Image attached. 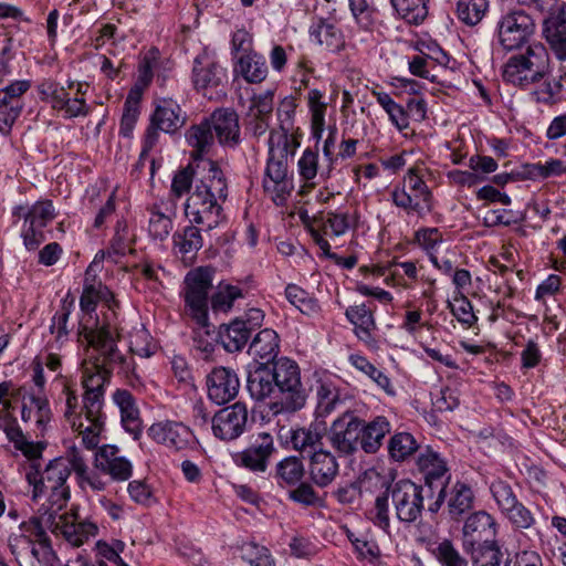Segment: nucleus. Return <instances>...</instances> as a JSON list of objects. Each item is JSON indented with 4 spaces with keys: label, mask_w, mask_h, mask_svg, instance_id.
Wrapping results in <instances>:
<instances>
[{
    "label": "nucleus",
    "mask_w": 566,
    "mask_h": 566,
    "mask_svg": "<svg viewBox=\"0 0 566 566\" xmlns=\"http://www.w3.org/2000/svg\"><path fill=\"white\" fill-rule=\"evenodd\" d=\"M83 328V343L87 346L82 363L83 409L94 416L103 409L105 387L112 370L118 369L129 381L137 375L134 359L119 352L113 331L93 332L87 323Z\"/></svg>",
    "instance_id": "1"
},
{
    "label": "nucleus",
    "mask_w": 566,
    "mask_h": 566,
    "mask_svg": "<svg viewBox=\"0 0 566 566\" xmlns=\"http://www.w3.org/2000/svg\"><path fill=\"white\" fill-rule=\"evenodd\" d=\"M72 471L70 447L64 457L51 460L43 470H40L38 463H30L25 468V479L32 486V500L48 496L49 505L42 504L36 516L40 535H43L45 528L55 526V518L62 520L57 513L70 497L66 482Z\"/></svg>",
    "instance_id": "2"
},
{
    "label": "nucleus",
    "mask_w": 566,
    "mask_h": 566,
    "mask_svg": "<svg viewBox=\"0 0 566 566\" xmlns=\"http://www.w3.org/2000/svg\"><path fill=\"white\" fill-rule=\"evenodd\" d=\"M198 181L185 205L190 222L201 224L205 230L217 228L222 219L220 201L227 198L228 185L224 174L216 161H203L198 166Z\"/></svg>",
    "instance_id": "3"
},
{
    "label": "nucleus",
    "mask_w": 566,
    "mask_h": 566,
    "mask_svg": "<svg viewBox=\"0 0 566 566\" xmlns=\"http://www.w3.org/2000/svg\"><path fill=\"white\" fill-rule=\"evenodd\" d=\"M276 364H258L248 375L247 387L250 396L262 402V424L275 422L283 412V380Z\"/></svg>",
    "instance_id": "4"
},
{
    "label": "nucleus",
    "mask_w": 566,
    "mask_h": 566,
    "mask_svg": "<svg viewBox=\"0 0 566 566\" xmlns=\"http://www.w3.org/2000/svg\"><path fill=\"white\" fill-rule=\"evenodd\" d=\"M552 72L547 49L535 43L526 51L512 55L503 66V78L516 86L528 87L546 78Z\"/></svg>",
    "instance_id": "5"
},
{
    "label": "nucleus",
    "mask_w": 566,
    "mask_h": 566,
    "mask_svg": "<svg viewBox=\"0 0 566 566\" xmlns=\"http://www.w3.org/2000/svg\"><path fill=\"white\" fill-rule=\"evenodd\" d=\"M213 269L201 266L190 271L185 277L182 297L185 302L184 313L199 328H206L209 324V292L212 286Z\"/></svg>",
    "instance_id": "6"
},
{
    "label": "nucleus",
    "mask_w": 566,
    "mask_h": 566,
    "mask_svg": "<svg viewBox=\"0 0 566 566\" xmlns=\"http://www.w3.org/2000/svg\"><path fill=\"white\" fill-rule=\"evenodd\" d=\"M535 32V21L521 8L504 11L496 22V43L510 52L527 44Z\"/></svg>",
    "instance_id": "7"
},
{
    "label": "nucleus",
    "mask_w": 566,
    "mask_h": 566,
    "mask_svg": "<svg viewBox=\"0 0 566 566\" xmlns=\"http://www.w3.org/2000/svg\"><path fill=\"white\" fill-rule=\"evenodd\" d=\"M275 439H281L280 420L274 422L272 429L259 432L247 449L235 453L234 462L254 473L265 472L270 458L277 451L274 446Z\"/></svg>",
    "instance_id": "8"
},
{
    "label": "nucleus",
    "mask_w": 566,
    "mask_h": 566,
    "mask_svg": "<svg viewBox=\"0 0 566 566\" xmlns=\"http://www.w3.org/2000/svg\"><path fill=\"white\" fill-rule=\"evenodd\" d=\"M396 517L406 524L420 518L423 511V488L409 479L399 480L388 486Z\"/></svg>",
    "instance_id": "9"
},
{
    "label": "nucleus",
    "mask_w": 566,
    "mask_h": 566,
    "mask_svg": "<svg viewBox=\"0 0 566 566\" xmlns=\"http://www.w3.org/2000/svg\"><path fill=\"white\" fill-rule=\"evenodd\" d=\"M269 157L262 181L263 191L276 206L283 205V132L272 130L269 137Z\"/></svg>",
    "instance_id": "10"
},
{
    "label": "nucleus",
    "mask_w": 566,
    "mask_h": 566,
    "mask_svg": "<svg viewBox=\"0 0 566 566\" xmlns=\"http://www.w3.org/2000/svg\"><path fill=\"white\" fill-rule=\"evenodd\" d=\"M418 471L423 475L427 485L431 486L434 481L447 479L438 493L437 500L429 504L428 510L437 513L443 504L447 496V485L450 480L449 467L447 460L432 447L424 446L420 449L415 460Z\"/></svg>",
    "instance_id": "11"
},
{
    "label": "nucleus",
    "mask_w": 566,
    "mask_h": 566,
    "mask_svg": "<svg viewBox=\"0 0 566 566\" xmlns=\"http://www.w3.org/2000/svg\"><path fill=\"white\" fill-rule=\"evenodd\" d=\"M111 300H113V295L109 292V290L98 284H85L84 290L80 300V306L83 312V316L80 321L78 326V336L81 342H84V325L85 323L91 324V328L93 332H99L102 329H111L114 333V339H118L120 334L118 332V328L111 324L109 322L99 323V321L93 316V312L95 311V307L98 302L104 301L106 303H109ZM107 306L111 308V304H107Z\"/></svg>",
    "instance_id": "12"
},
{
    "label": "nucleus",
    "mask_w": 566,
    "mask_h": 566,
    "mask_svg": "<svg viewBox=\"0 0 566 566\" xmlns=\"http://www.w3.org/2000/svg\"><path fill=\"white\" fill-rule=\"evenodd\" d=\"M361 430V419L353 411H345L332 423L328 441L339 454L349 455L357 450Z\"/></svg>",
    "instance_id": "13"
},
{
    "label": "nucleus",
    "mask_w": 566,
    "mask_h": 566,
    "mask_svg": "<svg viewBox=\"0 0 566 566\" xmlns=\"http://www.w3.org/2000/svg\"><path fill=\"white\" fill-rule=\"evenodd\" d=\"M499 524L493 515L486 511H476L470 514L462 527L463 547L467 552L473 548L497 543L495 541Z\"/></svg>",
    "instance_id": "14"
},
{
    "label": "nucleus",
    "mask_w": 566,
    "mask_h": 566,
    "mask_svg": "<svg viewBox=\"0 0 566 566\" xmlns=\"http://www.w3.org/2000/svg\"><path fill=\"white\" fill-rule=\"evenodd\" d=\"M148 436L155 442L176 451L192 449L197 444L191 429L182 422L172 420L153 423L148 429Z\"/></svg>",
    "instance_id": "15"
},
{
    "label": "nucleus",
    "mask_w": 566,
    "mask_h": 566,
    "mask_svg": "<svg viewBox=\"0 0 566 566\" xmlns=\"http://www.w3.org/2000/svg\"><path fill=\"white\" fill-rule=\"evenodd\" d=\"M191 80L198 92L212 98V91L226 82L227 72L212 56L203 52L193 61Z\"/></svg>",
    "instance_id": "16"
},
{
    "label": "nucleus",
    "mask_w": 566,
    "mask_h": 566,
    "mask_svg": "<svg viewBox=\"0 0 566 566\" xmlns=\"http://www.w3.org/2000/svg\"><path fill=\"white\" fill-rule=\"evenodd\" d=\"M248 408L243 402H235L219 410L212 418L213 434L220 440L232 441L247 428Z\"/></svg>",
    "instance_id": "17"
},
{
    "label": "nucleus",
    "mask_w": 566,
    "mask_h": 566,
    "mask_svg": "<svg viewBox=\"0 0 566 566\" xmlns=\"http://www.w3.org/2000/svg\"><path fill=\"white\" fill-rule=\"evenodd\" d=\"M178 205L172 197L160 199L146 208L148 213L147 231L155 241L166 240L177 217Z\"/></svg>",
    "instance_id": "18"
},
{
    "label": "nucleus",
    "mask_w": 566,
    "mask_h": 566,
    "mask_svg": "<svg viewBox=\"0 0 566 566\" xmlns=\"http://www.w3.org/2000/svg\"><path fill=\"white\" fill-rule=\"evenodd\" d=\"M94 468L108 475L113 481H127L133 474V464L120 454L118 447L114 444H104L99 447L94 454Z\"/></svg>",
    "instance_id": "19"
},
{
    "label": "nucleus",
    "mask_w": 566,
    "mask_h": 566,
    "mask_svg": "<svg viewBox=\"0 0 566 566\" xmlns=\"http://www.w3.org/2000/svg\"><path fill=\"white\" fill-rule=\"evenodd\" d=\"M208 397L217 405H224L234 399L240 389L235 371L228 367H216L207 376Z\"/></svg>",
    "instance_id": "20"
},
{
    "label": "nucleus",
    "mask_w": 566,
    "mask_h": 566,
    "mask_svg": "<svg viewBox=\"0 0 566 566\" xmlns=\"http://www.w3.org/2000/svg\"><path fill=\"white\" fill-rule=\"evenodd\" d=\"M70 461L75 474L76 482L83 491L103 492L107 489L108 482L102 476L98 470L90 469L87 459L76 444L70 446Z\"/></svg>",
    "instance_id": "21"
},
{
    "label": "nucleus",
    "mask_w": 566,
    "mask_h": 566,
    "mask_svg": "<svg viewBox=\"0 0 566 566\" xmlns=\"http://www.w3.org/2000/svg\"><path fill=\"white\" fill-rule=\"evenodd\" d=\"M311 389L302 381L298 365L285 357V412H296L306 405Z\"/></svg>",
    "instance_id": "22"
},
{
    "label": "nucleus",
    "mask_w": 566,
    "mask_h": 566,
    "mask_svg": "<svg viewBox=\"0 0 566 566\" xmlns=\"http://www.w3.org/2000/svg\"><path fill=\"white\" fill-rule=\"evenodd\" d=\"M543 34L551 45L556 57L566 60V4H558L555 10L544 19Z\"/></svg>",
    "instance_id": "23"
},
{
    "label": "nucleus",
    "mask_w": 566,
    "mask_h": 566,
    "mask_svg": "<svg viewBox=\"0 0 566 566\" xmlns=\"http://www.w3.org/2000/svg\"><path fill=\"white\" fill-rule=\"evenodd\" d=\"M52 411L48 398L42 394L25 391L21 397V419L23 422H34L36 429L43 432L51 421Z\"/></svg>",
    "instance_id": "24"
},
{
    "label": "nucleus",
    "mask_w": 566,
    "mask_h": 566,
    "mask_svg": "<svg viewBox=\"0 0 566 566\" xmlns=\"http://www.w3.org/2000/svg\"><path fill=\"white\" fill-rule=\"evenodd\" d=\"M207 120L221 145L229 147L238 145L240 128L238 115L233 111L228 108L217 109Z\"/></svg>",
    "instance_id": "25"
},
{
    "label": "nucleus",
    "mask_w": 566,
    "mask_h": 566,
    "mask_svg": "<svg viewBox=\"0 0 566 566\" xmlns=\"http://www.w3.org/2000/svg\"><path fill=\"white\" fill-rule=\"evenodd\" d=\"M186 122L179 104L171 98H163L157 103L151 116V123L161 132L172 134L180 129Z\"/></svg>",
    "instance_id": "26"
},
{
    "label": "nucleus",
    "mask_w": 566,
    "mask_h": 566,
    "mask_svg": "<svg viewBox=\"0 0 566 566\" xmlns=\"http://www.w3.org/2000/svg\"><path fill=\"white\" fill-rule=\"evenodd\" d=\"M113 401L120 412V421L124 429L136 440L142 433V419L135 398L126 389H117L113 394Z\"/></svg>",
    "instance_id": "27"
},
{
    "label": "nucleus",
    "mask_w": 566,
    "mask_h": 566,
    "mask_svg": "<svg viewBox=\"0 0 566 566\" xmlns=\"http://www.w3.org/2000/svg\"><path fill=\"white\" fill-rule=\"evenodd\" d=\"M279 353L280 336L270 328L260 331L249 347V354L262 360L259 364H276L279 366V360H276Z\"/></svg>",
    "instance_id": "28"
},
{
    "label": "nucleus",
    "mask_w": 566,
    "mask_h": 566,
    "mask_svg": "<svg viewBox=\"0 0 566 566\" xmlns=\"http://www.w3.org/2000/svg\"><path fill=\"white\" fill-rule=\"evenodd\" d=\"M273 109V93L268 91L253 96L249 102L247 125L254 135H262L268 128V117Z\"/></svg>",
    "instance_id": "29"
},
{
    "label": "nucleus",
    "mask_w": 566,
    "mask_h": 566,
    "mask_svg": "<svg viewBox=\"0 0 566 566\" xmlns=\"http://www.w3.org/2000/svg\"><path fill=\"white\" fill-rule=\"evenodd\" d=\"M310 473L317 486L329 485L338 474L336 458L329 451H315L311 457Z\"/></svg>",
    "instance_id": "30"
},
{
    "label": "nucleus",
    "mask_w": 566,
    "mask_h": 566,
    "mask_svg": "<svg viewBox=\"0 0 566 566\" xmlns=\"http://www.w3.org/2000/svg\"><path fill=\"white\" fill-rule=\"evenodd\" d=\"M389 459L397 463H406L416 460L422 447L409 432H397L388 441Z\"/></svg>",
    "instance_id": "31"
},
{
    "label": "nucleus",
    "mask_w": 566,
    "mask_h": 566,
    "mask_svg": "<svg viewBox=\"0 0 566 566\" xmlns=\"http://www.w3.org/2000/svg\"><path fill=\"white\" fill-rule=\"evenodd\" d=\"M373 312L371 304L352 305L345 312L347 319L355 326V335L365 343L373 339V332L376 328Z\"/></svg>",
    "instance_id": "32"
},
{
    "label": "nucleus",
    "mask_w": 566,
    "mask_h": 566,
    "mask_svg": "<svg viewBox=\"0 0 566 566\" xmlns=\"http://www.w3.org/2000/svg\"><path fill=\"white\" fill-rule=\"evenodd\" d=\"M360 447L366 453H376L382 440L390 431V422L386 417H376L368 423L361 420Z\"/></svg>",
    "instance_id": "33"
},
{
    "label": "nucleus",
    "mask_w": 566,
    "mask_h": 566,
    "mask_svg": "<svg viewBox=\"0 0 566 566\" xmlns=\"http://www.w3.org/2000/svg\"><path fill=\"white\" fill-rule=\"evenodd\" d=\"M12 214L19 219H23L27 223H32L41 228H45L56 213L51 200L44 199L34 202L31 207H14Z\"/></svg>",
    "instance_id": "34"
},
{
    "label": "nucleus",
    "mask_w": 566,
    "mask_h": 566,
    "mask_svg": "<svg viewBox=\"0 0 566 566\" xmlns=\"http://www.w3.org/2000/svg\"><path fill=\"white\" fill-rule=\"evenodd\" d=\"M105 417L102 411L94 416L85 412L82 418V426H71L77 436L81 438V443L86 450L98 449L101 441V433L104 429Z\"/></svg>",
    "instance_id": "35"
},
{
    "label": "nucleus",
    "mask_w": 566,
    "mask_h": 566,
    "mask_svg": "<svg viewBox=\"0 0 566 566\" xmlns=\"http://www.w3.org/2000/svg\"><path fill=\"white\" fill-rule=\"evenodd\" d=\"M250 335L247 322L234 319L230 324L220 327L218 339L227 352L234 353L245 346Z\"/></svg>",
    "instance_id": "36"
},
{
    "label": "nucleus",
    "mask_w": 566,
    "mask_h": 566,
    "mask_svg": "<svg viewBox=\"0 0 566 566\" xmlns=\"http://www.w3.org/2000/svg\"><path fill=\"white\" fill-rule=\"evenodd\" d=\"M310 35L312 41L331 52H338L345 46L342 31L333 23L323 20L311 27Z\"/></svg>",
    "instance_id": "37"
},
{
    "label": "nucleus",
    "mask_w": 566,
    "mask_h": 566,
    "mask_svg": "<svg viewBox=\"0 0 566 566\" xmlns=\"http://www.w3.org/2000/svg\"><path fill=\"white\" fill-rule=\"evenodd\" d=\"M186 139L192 148V161H195L196 158L198 160L205 159L203 155L209 153L214 144V135L207 119L202 120L198 125L191 126L186 133Z\"/></svg>",
    "instance_id": "38"
},
{
    "label": "nucleus",
    "mask_w": 566,
    "mask_h": 566,
    "mask_svg": "<svg viewBox=\"0 0 566 566\" xmlns=\"http://www.w3.org/2000/svg\"><path fill=\"white\" fill-rule=\"evenodd\" d=\"M234 73L249 83H261L266 77L268 66L264 57L253 52L238 56Z\"/></svg>",
    "instance_id": "39"
},
{
    "label": "nucleus",
    "mask_w": 566,
    "mask_h": 566,
    "mask_svg": "<svg viewBox=\"0 0 566 566\" xmlns=\"http://www.w3.org/2000/svg\"><path fill=\"white\" fill-rule=\"evenodd\" d=\"M4 432L8 440L13 444L17 451H20L30 461V463H38L44 449V446L41 442L29 440L15 422L7 424Z\"/></svg>",
    "instance_id": "40"
},
{
    "label": "nucleus",
    "mask_w": 566,
    "mask_h": 566,
    "mask_svg": "<svg viewBox=\"0 0 566 566\" xmlns=\"http://www.w3.org/2000/svg\"><path fill=\"white\" fill-rule=\"evenodd\" d=\"M447 504L449 514L453 518H458L469 512L474 505V493L471 486L464 482L457 481L449 491Z\"/></svg>",
    "instance_id": "41"
},
{
    "label": "nucleus",
    "mask_w": 566,
    "mask_h": 566,
    "mask_svg": "<svg viewBox=\"0 0 566 566\" xmlns=\"http://www.w3.org/2000/svg\"><path fill=\"white\" fill-rule=\"evenodd\" d=\"M349 364L370 378L380 389L388 396H395L396 390L390 378L374 364H371L365 356L359 354H352L348 357Z\"/></svg>",
    "instance_id": "42"
},
{
    "label": "nucleus",
    "mask_w": 566,
    "mask_h": 566,
    "mask_svg": "<svg viewBox=\"0 0 566 566\" xmlns=\"http://www.w3.org/2000/svg\"><path fill=\"white\" fill-rule=\"evenodd\" d=\"M307 103L311 113L312 136L318 142L325 129L327 103L324 101L323 93L318 90H311L308 92Z\"/></svg>",
    "instance_id": "43"
},
{
    "label": "nucleus",
    "mask_w": 566,
    "mask_h": 566,
    "mask_svg": "<svg viewBox=\"0 0 566 566\" xmlns=\"http://www.w3.org/2000/svg\"><path fill=\"white\" fill-rule=\"evenodd\" d=\"M373 96L377 103L387 113L390 123L399 130L403 132L409 127V115L402 105L396 103L392 97L382 91H373Z\"/></svg>",
    "instance_id": "44"
},
{
    "label": "nucleus",
    "mask_w": 566,
    "mask_h": 566,
    "mask_svg": "<svg viewBox=\"0 0 566 566\" xmlns=\"http://www.w3.org/2000/svg\"><path fill=\"white\" fill-rule=\"evenodd\" d=\"M177 253L184 259H192L202 248L203 241L200 230L193 226L186 227L181 232L174 234Z\"/></svg>",
    "instance_id": "45"
},
{
    "label": "nucleus",
    "mask_w": 566,
    "mask_h": 566,
    "mask_svg": "<svg viewBox=\"0 0 566 566\" xmlns=\"http://www.w3.org/2000/svg\"><path fill=\"white\" fill-rule=\"evenodd\" d=\"M59 403L62 406L63 415L71 426H82V418L85 416L83 405L78 402L76 390L69 384L63 385L59 397Z\"/></svg>",
    "instance_id": "46"
},
{
    "label": "nucleus",
    "mask_w": 566,
    "mask_h": 566,
    "mask_svg": "<svg viewBox=\"0 0 566 566\" xmlns=\"http://www.w3.org/2000/svg\"><path fill=\"white\" fill-rule=\"evenodd\" d=\"M468 553L471 554L473 566H509V557H505L499 543L482 545Z\"/></svg>",
    "instance_id": "47"
},
{
    "label": "nucleus",
    "mask_w": 566,
    "mask_h": 566,
    "mask_svg": "<svg viewBox=\"0 0 566 566\" xmlns=\"http://www.w3.org/2000/svg\"><path fill=\"white\" fill-rule=\"evenodd\" d=\"M429 0H390L396 12L407 22L419 24L428 15Z\"/></svg>",
    "instance_id": "48"
},
{
    "label": "nucleus",
    "mask_w": 566,
    "mask_h": 566,
    "mask_svg": "<svg viewBox=\"0 0 566 566\" xmlns=\"http://www.w3.org/2000/svg\"><path fill=\"white\" fill-rule=\"evenodd\" d=\"M31 84L27 80L14 81L3 88H0V107L9 106L13 112H22L24 103L23 95L30 90Z\"/></svg>",
    "instance_id": "49"
},
{
    "label": "nucleus",
    "mask_w": 566,
    "mask_h": 566,
    "mask_svg": "<svg viewBox=\"0 0 566 566\" xmlns=\"http://www.w3.org/2000/svg\"><path fill=\"white\" fill-rule=\"evenodd\" d=\"M128 347L132 354L143 358L150 357L156 350L153 337L143 324L134 326L128 333Z\"/></svg>",
    "instance_id": "50"
},
{
    "label": "nucleus",
    "mask_w": 566,
    "mask_h": 566,
    "mask_svg": "<svg viewBox=\"0 0 566 566\" xmlns=\"http://www.w3.org/2000/svg\"><path fill=\"white\" fill-rule=\"evenodd\" d=\"M317 417H327L343 402L339 396L338 388L332 382H321L316 391Z\"/></svg>",
    "instance_id": "51"
},
{
    "label": "nucleus",
    "mask_w": 566,
    "mask_h": 566,
    "mask_svg": "<svg viewBox=\"0 0 566 566\" xmlns=\"http://www.w3.org/2000/svg\"><path fill=\"white\" fill-rule=\"evenodd\" d=\"M97 526L92 522L64 523L61 533L73 546L83 545L88 538L97 534Z\"/></svg>",
    "instance_id": "52"
},
{
    "label": "nucleus",
    "mask_w": 566,
    "mask_h": 566,
    "mask_svg": "<svg viewBox=\"0 0 566 566\" xmlns=\"http://www.w3.org/2000/svg\"><path fill=\"white\" fill-rule=\"evenodd\" d=\"M240 297H242V291L239 286L219 283L210 297L211 307L214 312H228L233 302Z\"/></svg>",
    "instance_id": "53"
},
{
    "label": "nucleus",
    "mask_w": 566,
    "mask_h": 566,
    "mask_svg": "<svg viewBox=\"0 0 566 566\" xmlns=\"http://www.w3.org/2000/svg\"><path fill=\"white\" fill-rule=\"evenodd\" d=\"M203 161H212L211 159H195L191 164H189L186 168L179 170L174 176L172 182H171V192L174 193V199H179L181 196H184L186 192L189 191L191 187L192 179H196V182L198 181V166Z\"/></svg>",
    "instance_id": "54"
},
{
    "label": "nucleus",
    "mask_w": 566,
    "mask_h": 566,
    "mask_svg": "<svg viewBox=\"0 0 566 566\" xmlns=\"http://www.w3.org/2000/svg\"><path fill=\"white\" fill-rule=\"evenodd\" d=\"M488 8V0H459L457 4L458 18L468 25H475L482 20Z\"/></svg>",
    "instance_id": "55"
},
{
    "label": "nucleus",
    "mask_w": 566,
    "mask_h": 566,
    "mask_svg": "<svg viewBox=\"0 0 566 566\" xmlns=\"http://www.w3.org/2000/svg\"><path fill=\"white\" fill-rule=\"evenodd\" d=\"M132 235L129 234L128 226L126 220H117L115 226V233L111 240L109 248L107 250L108 255H124L132 247Z\"/></svg>",
    "instance_id": "56"
},
{
    "label": "nucleus",
    "mask_w": 566,
    "mask_h": 566,
    "mask_svg": "<svg viewBox=\"0 0 566 566\" xmlns=\"http://www.w3.org/2000/svg\"><path fill=\"white\" fill-rule=\"evenodd\" d=\"M285 298L295 310L303 314L310 315L316 312V303L308 296L307 292L294 284L285 287Z\"/></svg>",
    "instance_id": "57"
},
{
    "label": "nucleus",
    "mask_w": 566,
    "mask_h": 566,
    "mask_svg": "<svg viewBox=\"0 0 566 566\" xmlns=\"http://www.w3.org/2000/svg\"><path fill=\"white\" fill-rule=\"evenodd\" d=\"M449 307L453 316L464 327L470 328L478 322V316L473 312L472 303L464 295L455 296Z\"/></svg>",
    "instance_id": "58"
},
{
    "label": "nucleus",
    "mask_w": 566,
    "mask_h": 566,
    "mask_svg": "<svg viewBox=\"0 0 566 566\" xmlns=\"http://www.w3.org/2000/svg\"><path fill=\"white\" fill-rule=\"evenodd\" d=\"M510 523L520 530H528L534 526L536 520L533 513L520 501H517L513 506L509 507L507 511L502 513Z\"/></svg>",
    "instance_id": "59"
},
{
    "label": "nucleus",
    "mask_w": 566,
    "mask_h": 566,
    "mask_svg": "<svg viewBox=\"0 0 566 566\" xmlns=\"http://www.w3.org/2000/svg\"><path fill=\"white\" fill-rule=\"evenodd\" d=\"M490 491L501 513L507 511L509 507L513 506V504L518 501L512 486L506 481H493L490 485Z\"/></svg>",
    "instance_id": "60"
},
{
    "label": "nucleus",
    "mask_w": 566,
    "mask_h": 566,
    "mask_svg": "<svg viewBox=\"0 0 566 566\" xmlns=\"http://www.w3.org/2000/svg\"><path fill=\"white\" fill-rule=\"evenodd\" d=\"M563 84L560 81H545L533 91L532 96L537 103L552 106L560 101Z\"/></svg>",
    "instance_id": "61"
},
{
    "label": "nucleus",
    "mask_w": 566,
    "mask_h": 566,
    "mask_svg": "<svg viewBox=\"0 0 566 566\" xmlns=\"http://www.w3.org/2000/svg\"><path fill=\"white\" fill-rule=\"evenodd\" d=\"M391 199L396 207L403 209L407 213L416 212L418 216H423L428 212L424 208L426 205L418 202L405 188H395L391 191Z\"/></svg>",
    "instance_id": "62"
},
{
    "label": "nucleus",
    "mask_w": 566,
    "mask_h": 566,
    "mask_svg": "<svg viewBox=\"0 0 566 566\" xmlns=\"http://www.w3.org/2000/svg\"><path fill=\"white\" fill-rule=\"evenodd\" d=\"M436 556L441 566H468V560L449 541H443L438 545Z\"/></svg>",
    "instance_id": "63"
},
{
    "label": "nucleus",
    "mask_w": 566,
    "mask_h": 566,
    "mask_svg": "<svg viewBox=\"0 0 566 566\" xmlns=\"http://www.w3.org/2000/svg\"><path fill=\"white\" fill-rule=\"evenodd\" d=\"M242 557L251 566H275L269 549L253 543L243 547Z\"/></svg>",
    "instance_id": "64"
}]
</instances>
